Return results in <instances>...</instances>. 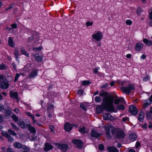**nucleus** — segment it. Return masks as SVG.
Here are the masks:
<instances>
[{"label": "nucleus", "mask_w": 152, "mask_h": 152, "mask_svg": "<svg viewBox=\"0 0 152 152\" xmlns=\"http://www.w3.org/2000/svg\"><path fill=\"white\" fill-rule=\"evenodd\" d=\"M93 23L92 22H90L89 21H88L86 23V25L88 27L89 26H91L92 25Z\"/></svg>", "instance_id": "obj_48"}, {"label": "nucleus", "mask_w": 152, "mask_h": 152, "mask_svg": "<svg viewBox=\"0 0 152 152\" xmlns=\"http://www.w3.org/2000/svg\"><path fill=\"white\" fill-rule=\"evenodd\" d=\"M19 55V52L18 48H15V56L16 58V60L18 61V56Z\"/></svg>", "instance_id": "obj_28"}, {"label": "nucleus", "mask_w": 152, "mask_h": 152, "mask_svg": "<svg viewBox=\"0 0 152 152\" xmlns=\"http://www.w3.org/2000/svg\"><path fill=\"white\" fill-rule=\"evenodd\" d=\"M53 107V105L52 104H49L47 107V110L48 111L50 110Z\"/></svg>", "instance_id": "obj_38"}, {"label": "nucleus", "mask_w": 152, "mask_h": 152, "mask_svg": "<svg viewBox=\"0 0 152 152\" xmlns=\"http://www.w3.org/2000/svg\"><path fill=\"white\" fill-rule=\"evenodd\" d=\"M8 131L10 134L12 135L15 136L17 135V134L14 132V131L11 130L10 129H8Z\"/></svg>", "instance_id": "obj_33"}, {"label": "nucleus", "mask_w": 152, "mask_h": 152, "mask_svg": "<svg viewBox=\"0 0 152 152\" xmlns=\"http://www.w3.org/2000/svg\"><path fill=\"white\" fill-rule=\"evenodd\" d=\"M129 111L132 114L134 115H136L137 113V107L135 106H131L129 108Z\"/></svg>", "instance_id": "obj_7"}, {"label": "nucleus", "mask_w": 152, "mask_h": 152, "mask_svg": "<svg viewBox=\"0 0 152 152\" xmlns=\"http://www.w3.org/2000/svg\"><path fill=\"white\" fill-rule=\"evenodd\" d=\"M101 96H104L101 104L98 105L96 108L97 113L99 114L102 112L103 110H106L107 112H113L115 111L113 104L114 98L111 95H108V93L103 91L99 94Z\"/></svg>", "instance_id": "obj_1"}, {"label": "nucleus", "mask_w": 152, "mask_h": 152, "mask_svg": "<svg viewBox=\"0 0 152 152\" xmlns=\"http://www.w3.org/2000/svg\"><path fill=\"white\" fill-rule=\"evenodd\" d=\"M13 145L15 148L20 149L22 148L23 145L19 142H15L13 143Z\"/></svg>", "instance_id": "obj_17"}, {"label": "nucleus", "mask_w": 152, "mask_h": 152, "mask_svg": "<svg viewBox=\"0 0 152 152\" xmlns=\"http://www.w3.org/2000/svg\"><path fill=\"white\" fill-rule=\"evenodd\" d=\"M79 131L83 134H85L88 132L86 130L85 127L84 126L82 127L80 126Z\"/></svg>", "instance_id": "obj_24"}, {"label": "nucleus", "mask_w": 152, "mask_h": 152, "mask_svg": "<svg viewBox=\"0 0 152 152\" xmlns=\"http://www.w3.org/2000/svg\"><path fill=\"white\" fill-rule=\"evenodd\" d=\"M102 32L98 31L97 33L94 34L92 35V37L97 41H99L102 38Z\"/></svg>", "instance_id": "obj_5"}, {"label": "nucleus", "mask_w": 152, "mask_h": 152, "mask_svg": "<svg viewBox=\"0 0 152 152\" xmlns=\"http://www.w3.org/2000/svg\"><path fill=\"white\" fill-rule=\"evenodd\" d=\"M4 80V76L3 75L0 76V83Z\"/></svg>", "instance_id": "obj_58"}, {"label": "nucleus", "mask_w": 152, "mask_h": 152, "mask_svg": "<svg viewBox=\"0 0 152 152\" xmlns=\"http://www.w3.org/2000/svg\"><path fill=\"white\" fill-rule=\"evenodd\" d=\"M28 129L31 133H35L36 132V130L34 128L31 126L29 124V126H28Z\"/></svg>", "instance_id": "obj_27"}, {"label": "nucleus", "mask_w": 152, "mask_h": 152, "mask_svg": "<svg viewBox=\"0 0 152 152\" xmlns=\"http://www.w3.org/2000/svg\"><path fill=\"white\" fill-rule=\"evenodd\" d=\"M126 23L127 25H131L132 23V22L130 20H126Z\"/></svg>", "instance_id": "obj_46"}, {"label": "nucleus", "mask_w": 152, "mask_h": 152, "mask_svg": "<svg viewBox=\"0 0 152 152\" xmlns=\"http://www.w3.org/2000/svg\"><path fill=\"white\" fill-rule=\"evenodd\" d=\"M142 11L140 7H138L137 10V13L138 15H140L141 12Z\"/></svg>", "instance_id": "obj_37"}, {"label": "nucleus", "mask_w": 152, "mask_h": 152, "mask_svg": "<svg viewBox=\"0 0 152 152\" xmlns=\"http://www.w3.org/2000/svg\"><path fill=\"white\" fill-rule=\"evenodd\" d=\"M12 118L13 121L16 122L18 121V117L15 114H13L12 116Z\"/></svg>", "instance_id": "obj_34"}, {"label": "nucleus", "mask_w": 152, "mask_h": 152, "mask_svg": "<svg viewBox=\"0 0 152 152\" xmlns=\"http://www.w3.org/2000/svg\"><path fill=\"white\" fill-rule=\"evenodd\" d=\"M149 76L148 75H147L145 77L143 80L144 81H146L148 80H149Z\"/></svg>", "instance_id": "obj_47"}, {"label": "nucleus", "mask_w": 152, "mask_h": 152, "mask_svg": "<svg viewBox=\"0 0 152 152\" xmlns=\"http://www.w3.org/2000/svg\"><path fill=\"white\" fill-rule=\"evenodd\" d=\"M120 99H115L114 100V103L116 104H119L120 102Z\"/></svg>", "instance_id": "obj_42"}, {"label": "nucleus", "mask_w": 152, "mask_h": 152, "mask_svg": "<svg viewBox=\"0 0 152 152\" xmlns=\"http://www.w3.org/2000/svg\"><path fill=\"white\" fill-rule=\"evenodd\" d=\"M37 75V71L36 69H35L32 71V72L28 75V77L30 79L34 77Z\"/></svg>", "instance_id": "obj_12"}, {"label": "nucleus", "mask_w": 152, "mask_h": 152, "mask_svg": "<svg viewBox=\"0 0 152 152\" xmlns=\"http://www.w3.org/2000/svg\"><path fill=\"white\" fill-rule=\"evenodd\" d=\"M103 118L105 120H109L110 121H113L114 118L109 113L104 114L103 115Z\"/></svg>", "instance_id": "obj_8"}, {"label": "nucleus", "mask_w": 152, "mask_h": 152, "mask_svg": "<svg viewBox=\"0 0 152 152\" xmlns=\"http://www.w3.org/2000/svg\"><path fill=\"white\" fill-rule=\"evenodd\" d=\"M98 68H96L94 69V72L95 74L97 73L98 72Z\"/></svg>", "instance_id": "obj_55"}, {"label": "nucleus", "mask_w": 152, "mask_h": 152, "mask_svg": "<svg viewBox=\"0 0 152 152\" xmlns=\"http://www.w3.org/2000/svg\"><path fill=\"white\" fill-rule=\"evenodd\" d=\"M128 119H129V118L127 117H125L123 118L122 120L123 121L125 122Z\"/></svg>", "instance_id": "obj_60"}, {"label": "nucleus", "mask_w": 152, "mask_h": 152, "mask_svg": "<svg viewBox=\"0 0 152 152\" xmlns=\"http://www.w3.org/2000/svg\"><path fill=\"white\" fill-rule=\"evenodd\" d=\"M109 152H118V150L114 146L109 147L107 148Z\"/></svg>", "instance_id": "obj_11"}, {"label": "nucleus", "mask_w": 152, "mask_h": 152, "mask_svg": "<svg viewBox=\"0 0 152 152\" xmlns=\"http://www.w3.org/2000/svg\"><path fill=\"white\" fill-rule=\"evenodd\" d=\"M104 128L106 137L108 139H110L112 136L114 137L115 135V138L118 139H123L125 137L124 132L122 130L110 128L108 126H105Z\"/></svg>", "instance_id": "obj_2"}, {"label": "nucleus", "mask_w": 152, "mask_h": 152, "mask_svg": "<svg viewBox=\"0 0 152 152\" xmlns=\"http://www.w3.org/2000/svg\"><path fill=\"white\" fill-rule=\"evenodd\" d=\"M3 135H4L5 137L8 138V139L9 138H10V137H11L10 135H9L7 133V132H4L3 134Z\"/></svg>", "instance_id": "obj_43"}, {"label": "nucleus", "mask_w": 152, "mask_h": 152, "mask_svg": "<svg viewBox=\"0 0 152 152\" xmlns=\"http://www.w3.org/2000/svg\"><path fill=\"white\" fill-rule=\"evenodd\" d=\"M64 129L66 132H69L71 131L72 128V126L71 124L69 123H66L64 126Z\"/></svg>", "instance_id": "obj_9"}, {"label": "nucleus", "mask_w": 152, "mask_h": 152, "mask_svg": "<svg viewBox=\"0 0 152 152\" xmlns=\"http://www.w3.org/2000/svg\"><path fill=\"white\" fill-rule=\"evenodd\" d=\"M11 26L12 28H17V25L15 24H13L11 25Z\"/></svg>", "instance_id": "obj_61"}, {"label": "nucleus", "mask_w": 152, "mask_h": 152, "mask_svg": "<svg viewBox=\"0 0 152 152\" xmlns=\"http://www.w3.org/2000/svg\"><path fill=\"white\" fill-rule=\"evenodd\" d=\"M143 42L145 44H147L148 42L149 41L147 39H144Z\"/></svg>", "instance_id": "obj_59"}, {"label": "nucleus", "mask_w": 152, "mask_h": 152, "mask_svg": "<svg viewBox=\"0 0 152 152\" xmlns=\"http://www.w3.org/2000/svg\"><path fill=\"white\" fill-rule=\"evenodd\" d=\"M10 124L12 126V128L13 129H18L17 127L14 124H13L11 123Z\"/></svg>", "instance_id": "obj_51"}, {"label": "nucleus", "mask_w": 152, "mask_h": 152, "mask_svg": "<svg viewBox=\"0 0 152 152\" xmlns=\"http://www.w3.org/2000/svg\"><path fill=\"white\" fill-rule=\"evenodd\" d=\"M22 148V149L24 151H25L26 152H28L30 149V148L29 147L25 145H23Z\"/></svg>", "instance_id": "obj_29"}, {"label": "nucleus", "mask_w": 152, "mask_h": 152, "mask_svg": "<svg viewBox=\"0 0 152 152\" xmlns=\"http://www.w3.org/2000/svg\"><path fill=\"white\" fill-rule=\"evenodd\" d=\"M3 117L2 115H0V123L3 122Z\"/></svg>", "instance_id": "obj_63"}, {"label": "nucleus", "mask_w": 152, "mask_h": 152, "mask_svg": "<svg viewBox=\"0 0 152 152\" xmlns=\"http://www.w3.org/2000/svg\"><path fill=\"white\" fill-rule=\"evenodd\" d=\"M100 150H103L104 149V146L103 144L99 145L98 146Z\"/></svg>", "instance_id": "obj_41"}, {"label": "nucleus", "mask_w": 152, "mask_h": 152, "mask_svg": "<svg viewBox=\"0 0 152 152\" xmlns=\"http://www.w3.org/2000/svg\"><path fill=\"white\" fill-rule=\"evenodd\" d=\"M147 123H145L144 125H142V127L144 129H146L147 128Z\"/></svg>", "instance_id": "obj_57"}, {"label": "nucleus", "mask_w": 152, "mask_h": 152, "mask_svg": "<svg viewBox=\"0 0 152 152\" xmlns=\"http://www.w3.org/2000/svg\"><path fill=\"white\" fill-rule=\"evenodd\" d=\"M55 144L56 146H57L58 148L60 149L63 151H66L68 149V145L66 144L61 145L58 143H56Z\"/></svg>", "instance_id": "obj_6"}, {"label": "nucleus", "mask_w": 152, "mask_h": 152, "mask_svg": "<svg viewBox=\"0 0 152 152\" xmlns=\"http://www.w3.org/2000/svg\"><path fill=\"white\" fill-rule=\"evenodd\" d=\"M72 142L75 144L78 148H80L83 147V142L80 140L75 139L72 140Z\"/></svg>", "instance_id": "obj_4"}, {"label": "nucleus", "mask_w": 152, "mask_h": 152, "mask_svg": "<svg viewBox=\"0 0 152 152\" xmlns=\"http://www.w3.org/2000/svg\"><path fill=\"white\" fill-rule=\"evenodd\" d=\"M149 17L150 20H152V10L149 14Z\"/></svg>", "instance_id": "obj_54"}, {"label": "nucleus", "mask_w": 152, "mask_h": 152, "mask_svg": "<svg viewBox=\"0 0 152 152\" xmlns=\"http://www.w3.org/2000/svg\"><path fill=\"white\" fill-rule=\"evenodd\" d=\"M146 118L149 120L151 119V117L152 116V113H151V111H147L146 113Z\"/></svg>", "instance_id": "obj_30"}, {"label": "nucleus", "mask_w": 152, "mask_h": 152, "mask_svg": "<svg viewBox=\"0 0 152 152\" xmlns=\"http://www.w3.org/2000/svg\"><path fill=\"white\" fill-rule=\"evenodd\" d=\"M7 152H14V151L12 148H8L7 149Z\"/></svg>", "instance_id": "obj_53"}, {"label": "nucleus", "mask_w": 152, "mask_h": 152, "mask_svg": "<svg viewBox=\"0 0 152 152\" xmlns=\"http://www.w3.org/2000/svg\"><path fill=\"white\" fill-rule=\"evenodd\" d=\"M12 113L11 110L9 109H6L4 113L5 117H7L9 116Z\"/></svg>", "instance_id": "obj_26"}, {"label": "nucleus", "mask_w": 152, "mask_h": 152, "mask_svg": "<svg viewBox=\"0 0 152 152\" xmlns=\"http://www.w3.org/2000/svg\"><path fill=\"white\" fill-rule=\"evenodd\" d=\"M144 115L145 114L144 113L143 111L141 110L140 111V114L139 115L138 120L142 122L143 121Z\"/></svg>", "instance_id": "obj_18"}, {"label": "nucleus", "mask_w": 152, "mask_h": 152, "mask_svg": "<svg viewBox=\"0 0 152 152\" xmlns=\"http://www.w3.org/2000/svg\"><path fill=\"white\" fill-rule=\"evenodd\" d=\"M35 59L36 61L38 62H40L42 60L43 56L41 55H37L35 56Z\"/></svg>", "instance_id": "obj_20"}, {"label": "nucleus", "mask_w": 152, "mask_h": 152, "mask_svg": "<svg viewBox=\"0 0 152 152\" xmlns=\"http://www.w3.org/2000/svg\"><path fill=\"white\" fill-rule=\"evenodd\" d=\"M140 144L139 142H136V148H138V147L140 146Z\"/></svg>", "instance_id": "obj_62"}, {"label": "nucleus", "mask_w": 152, "mask_h": 152, "mask_svg": "<svg viewBox=\"0 0 152 152\" xmlns=\"http://www.w3.org/2000/svg\"><path fill=\"white\" fill-rule=\"evenodd\" d=\"M26 114L28 115L29 117H31L32 119L34 118V116L32 114H31L30 112H28L26 113Z\"/></svg>", "instance_id": "obj_45"}, {"label": "nucleus", "mask_w": 152, "mask_h": 152, "mask_svg": "<svg viewBox=\"0 0 152 152\" xmlns=\"http://www.w3.org/2000/svg\"><path fill=\"white\" fill-rule=\"evenodd\" d=\"M10 96L12 98H15V99H18V93L17 92H13L11 91L10 92Z\"/></svg>", "instance_id": "obj_23"}, {"label": "nucleus", "mask_w": 152, "mask_h": 152, "mask_svg": "<svg viewBox=\"0 0 152 152\" xmlns=\"http://www.w3.org/2000/svg\"><path fill=\"white\" fill-rule=\"evenodd\" d=\"M134 87L132 84H129L127 86L125 87H122L121 89L124 93L128 94H129L130 91L134 90Z\"/></svg>", "instance_id": "obj_3"}, {"label": "nucleus", "mask_w": 152, "mask_h": 152, "mask_svg": "<svg viewBox=\"0 0 152 152\" xmlns=\"http://www.w3.org/2000/svg\"><path fill=\"white\" fill-rule=\"evenodd\" d=\"M18 124L22 128H26L28 126H29L28 124H26L25 123L24 121H21L20 120L18 121Z\"/></svg>", "instance_id": "obj_10"}, {"label": "nucleus", "mask_w": 152, "mask_h": 152, "mask_svg": "<svg viewBox=\"0 0 152 152\" xmlns=\"http://www.w3.org/2000/svg\"><path fill=\"white\" fill-rule=\"evenodd\" d=\"M144 104L142 105V107L144 110L149 105H150L151 104V102H147L146 100H144L143 101Z\"/></svg>", "instance_id": "obj_19"}, {"label": "nucleus", "mask_w": 152, "mask_h": 152, "mask_svg": "<svg viewBox=\"0 0 152 152\" xmlns=\"http://www.w3.org/2000/svg\"><path fill=\"white\" fill-rule=\"evenodd\" d=\"M34 39V36L32 35L31 37H30L28 38V41L29 42H31L32 40H33Z\"/></svg>", "instance_id": "obj_52"}, {"label": "nucleus", "mask_w": 152, "mask_h": 152, "mask_svg": "<svg viewBox=\"0 0 152 152\" xmlns=\"http://www.w3.org/2000/svg\"><path fill=\"white\" fill-rule=\"evenodd\" d=\"M8 45L11 47H14L15 46V44L11 37H9L8 38Z\"/></svg>", "instance_id": "obj_14"}, {"label": "nucleus", "mask_w": 152, "mask_h": 152, "mask_svg": "<svg viewBox=\"0 0 152 152\" xmlns=\"http://www.w3.org/2000/svg\"><path fill=\"white\" fill-rule=\"evenodd\" d=\"M12 8V4H10V5L9 7L8 8H6L5 9V11H7L8 10L11 9Z\"/></svg>", "instance_id": "obj_64"}, {"label": "nucleus", "mask_w": 152, "mask_h": 152, "mask_svg": "<svg viewBox=\"0 0 152 152\" xmlns=\"http://www.w3.org/2000/svg\"><path fill=\"white\" fill-rule=\"evenodd\" d=\"M117 108L118 110H124L125 107L123 104L119 105L117 106Z\"/></svg>", "instance_id": "obj_32"}, {"label": "nucleus", "mask_w": 152, "mask_h": 152, "mask_svg": "<svg viewBox=\"0 0 152 152\" xmlns=\"http://www.w3.org/2000/svg\"><path fill=\"white\" fill-rule=\"evenodd\" d=\"M6 68V66L2 64H0V69L2 70H4Z\"/></svg>", "instance_id": "obj_44"}, {"label": "nucleus", "mask_w": 152, "mask_h": 152, "mask_svg": "<svg viewBox=\"0 0 152 152\" xmlns=\"http://www.w3.org/2000/svg\"><path fill=\"white\" fill-rule=\"evenodd\" d=\"M20 74L17 73L16 74L15 77L14 79V82H16L17 80H18V77L20 76Z\"/></svg>", "instance_id": "obj_40"}, {"label": "nucleus", "mask_w": 152, "mask_h": 152, "mask_svg": "<svg viewBox=\"0 0 152 152\" xmlns=\"http://www.w3.org/2000/svg\"><path fill=\"white\" fill-rule=\"evenodd\" d=\"M100 134L95 131L93 130L91 131V135L93 137L97 138L100 136Z\"/></svg>", "instance_id": "obj_16"}, {"label": "nucleus", "mask_w": 152, "mask_h": 152, "mask_svg": "<svg viewBox=\"0 0 152 152\" xmlns=\"http://www.w3.org/2000/svg\"><path fill=\"white\" fill-rule=\"evenodd\" d=\"M20 51L22 54L25 55L27 57H29V54L24 49L23 47H22L20 48Z\"/></svg>", "instance_id": "obj_22"}, {"label": "nucleus", "mask_w": 152, "mask_h": 152, "mask_svg": "<svg viewBox=\"0 0 152 152\" xmlns=\"http://www.w3.org/2000/svg\"><path fill=\"white\" fill-rule=\"evenodd\" d=\"M95 99L96 102H99L102 101L101 98L100 97L98 96H96L95 97Z\"/></svg>", "instance_id": "obj_35"}, {"label": "nucleus", "mask_w": 152, "mask_h": 152, "mask_svg": "<svg viewBox=\"0 0 152 152\" xmlns=\"http://www.w3.org/2000/svg\"><path fill=\"white\" fill-rule=\"evenodd\" d=\"M129 138L133 141H134L136 140L137 136L135 134L131 133L130 134Z\"/></svg>", "instance_id": "obj_25"}, {"label": "nucleus", "mask_w": 152, "mask_h": 152, "mask_svg": "<svg viewBox=\"0 0 152 152\" xmlns=\"http://www.w3.org/2000/svg\"><path fill=\"white\" fill-rule=\"evenodd\" d=\"M83 92V90L82 89L79 90L78 91V94H80V95H82Z\"/></svg>", "instance_id": "obj_49"}, {"label": "nucleus", "mask_w": 152, "mask_h": 152, "mask_svg": "<svg viewBox=\"0 0 152 152\" xmlns=\"http://www.w3.org/2000/svg\"><path fill=\"white\" fill-rule=\"evenodd\" d=\"M143 47V45L140 43H137L135 45V49L137 50L140 51V50L141 48Z\"/></svg>", "instance_id": "obj_21"}, {"label": "nucleus", "mask_w": 152, "mask_h": 152, "mask_svg": "<svg viewBox=\"0 0 152 152\" xmlns=\"http://www.w3.org/2000/svg\"><path fill=\"white\" fill-rule=\"evenodd\" d=\"M42 46H40L38 48H33V50H34L35 51H40L42 49Z\"/></svg>", "instance_id": "obj_36"}, {"label": "nucleus", "mask_w": 152, "mask_h": 152, "mask_svg": "<svg viewBox=\"0 0 152 152\" xmlns=\"http://www.w3.org/2000/svg\"><path fill=\"white\" fill-rule=\"evenodd\" d=\"M52 148L53 146L50 144L47 143L45 144L44 150L45 151H48L52 149Z\"/></svg>", "instance_id": "obj_13"}, {"label": "nucleus", "mask_w": 152, "mask_h": 152, "mask_svg": "<svg viewBox=\"0 0 152 152\" xmlns=\"http://www.w3.org/2000/svg\"><path fill=\"white\" fill-rule=\"evenodd\" d=\"M91 82L89 80H84L82 82V85L83 86H87L89 85Z\"/></svg>", "instance_id": "obj_31"}, {"label": "nucleus", "mask_w": 152, "mask_h": 152, "mask_svg": "<svg viewBox=\"0 0 152 152\" xmlns=\"http://www.w3.org/2000/svg\"><path fill=\"white\" fill-rule=\"evenodd\" d=\"M80 107L85 111H86L87 110L86 107L82 103L80 104Z\"/></svg>", "instance_id": "obj_39"}, {"label": "nucleus", "mask_w": 152, "mask_h": 152, "mask_svg": "<svg viewBox=\"0 0 152 152\" xmlns=\"http://www.w3.org/2000/svg\"><path fill=\"white\" fill-rule=\"evenodd\" d=\"M9 83L7 82L4 81L1 83V88L2 89H6L9 87Z\"/></svg>", "instance_id": "obj_15"}, {"label": "nucleus", "mask_w": 152, "mask_h": 152, "mask_svg": "<svg viewBox=\"0 0 152 152\" xmlns=\"http://www.w3.org/2000/svg\"><path fill=\"white\" fill-rule=\"evenodd\" d=\"M4 109V106L1 104H0V112L3 111Z\"/></svg>", "instance_id": "obj_50"}, {"label": "nucleus", "mask_w": 152, "mask_h": 152, "mask_svg": "<svg viewBox=\"0 0 152 152\" xmlns=\"http://www.w3.org/2000/svg\"><path fill=\"white\" fill-rule=\"evenodd\" d=\"M9 142H13L14 141V139L13 138H12L11 137H10V138H9L8 139Z\"/></svg>", "instance_id": "obj_56"}]
</instances>
